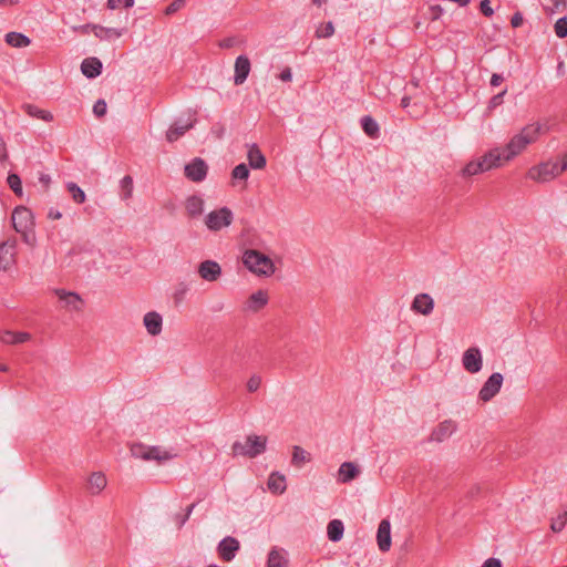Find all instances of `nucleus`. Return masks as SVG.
I'll use <instances>...</instances> for the list:
<instances>
[{"instance_id":"obj_1","label":"nucleus","mask_w":567,"mask_h":567,"mask_svg":"<svg viewBox=\"0 0 567 567\" xmlns=\"http://www.w3.org/2000/svg\"><path fill=\"white\" fill-rule=\"evenodd\" d=\"M542 132L539 123H532L522 128V131L514 135L504 148H501L502 163L511 161L518 155L527 145L534 143Z\"/></svg>"},{"instance_id":"obj_2","label":"nucleus","mask_w":567,"mask_h":567,"mask_svg":"<svg viewBox=\"0 0 567 567\" xmlns=\"http://www.w3.org/2000/svg\"><path fill=\"white\" fill-rule=\"evenodd\" d=\"M11 220L14 230L21 234L23 241L28 245H33L35 241V224L31 209L24 206L14 208L11 215Z\"/></svg>"},{"instance_id":"obj_3","label":"nucleus","mask_w":567,"mask_h":567,"mask_svg":"<svg viewBox=\"0 0 567 567\" xmlns=\"http://www.w3.org/2000/svg\"><path fill=\"white\" fill-rule=\"evenodd\" d=\"M501 165L502 153L501 148L496 147L485 153L478 159L471 161L470 163H467L461 171V174L463 177H470L489 171L492 168L499 167Z\"/></svg>"},{"instance_id":"obj_4","label":"nucleus","mask_w":567,"mask_h":567,"mask_svg":"<svg viewBox=\"0 0 567 567\" xmlns=\"http://www.w3.org/2000/svg\"><path fill=\"white\" fill-rule=\"evenodd\" d=\"M245 267L252 274L269 277L275 272L274 261L256 249H247L243 256Z\"/></svg>"},{"instance_id":"obj_5","label":"nucleus","mask_w":567,"mask_h":567,"mask_svg":"<svg viewBox=\"0 0 567 567\" xmlns=\"http://www.w3.org/2000/svg\"><path fill=\"white\" fill-rule=\"evenodd\" d=\"M267 436L251 434L248 435L245 443L234 442L231 451L234 455H241L249 458L257 457L266 451Z\"/></svg>"},{"instance_id":"obj_6","label":"nucleus","mask_w":567,"mask_h":567,"mask_svg":"<svg viewBox=\"0 0 567 567\" xmlns=\"http://www.w3.org/2000/svg\"><path fill=\"white\" fill-rule=\"evenodd\" d=\"M560 162H546L529 169L528 176L538 182H548L561 174Z\"/></svg>"},{"instance_id":"obj_7","label":"nucleus","mask_w":567,"mask_h":567,"mask_svg":"<svg viewBox=\"0 0 567 567\" xmlns=\"http://www.w3.org/2000/svg\"><path fill=\"white\" fill-rule=\"evenodd\" d=\"M234 215L228 207L210 212L206 218L205 224L209 230L218 231L223 227H227L233 223Z\"/></svg>"},{"instance_id":"obj_8","label":"nucleus","mask_w":567,"mask_h":567,"mask_svg":"<svg viewBox=\"0 0 567 567\" xmlns=\"http://www.w3.org/2000/svg\"><path fill=\"white\" fill-rule=\"evenodd\" d=\"M503 380L504 378L499 372L491 374L480 390L478 399L483 402L491 401L499 392Z\"/></svg>"},{"instance_id":"obj_9","label":"nucleus","mask_w":567,"mask_h":567,"mask_svg":"<svg viewBox=\"0 0 567 567\" xmlns=\"http://www.w3.org/2000/svg\"><path fill=\"white\" fill-rule=\"evenodd\" d=\"M208 173V166L206 162L200 157L193 158L188 164L184 167L185 176L195 183L203 182Z\"/></svg>"},{"instance_id":"obj_10","label":"nucleus","mask_w":567,"mask_h":567,"mask_svg":"<svg viewBox=\"0 0 567 567\" xmlns=\"http://www.w3.org/2000/svg\"><path fill=\"white\" fill-rule=\"evenodd\" d=\"M239 549L240 544L238 539L231 536H226L225 538H223L217 546V553L219 558L227 563L231 561L236 557Z\"/></svg>"},{"instance_id":"obj_11","label":"nucleus","mask_w":567,"mask_h":567,"mask_svg":"<svg viewBox=\"0 0 567 567\" xmlns=\"http://www.w3.org/2000/svg\"><path fill=\"white\" fill-rule=\"evenodd\" d=\"M464 369L470 373H477L482 369V354L478 348H468L462 359Z\"/></svg>"},{"instance_id":"obj_12","label":"nucleus","mask_w":567,"mask_h":567,"mask_svg":"<svg viewBox=\"0 0 567 567\" xmlns=\"http://www.w3.org/2000/svg\"><path fill=\"white\" fill-rule=\"evenodd\" d=\"M198 275L202 279L213 282L221 276V268L215 260H205L198 266Z\"/></svg>"},{"instance_id":"obj_13","label":"nucleus","mask_w":567,"mask_h":567,"mask_svg":"<svg viewBox=\"0 0 567 567\" xmlns=\"http://www.w3.org/2000/svg\"><path fill=\"white\" fill-rule=\"evenodd\" d=\"M197 120H188L187 122L176 121L174 122L166 132V140L169 143L177 141L181 136H183L187 131L193 128L196 124Z\"/></svg>"},{"instance_id":"obj_14","label":"nucleus","mask_w":567,"mask_h":567,"mask_svg":"<svg viewBox=\"0 0 567 567\" xmlns=\"http://www.w3.org/2000/svg\"><path fill=\"white\" fill-rule=\"evenodd\" d=\"M411 309L423 316H429L434 309V300L429 293H419L414 297Z\"/></svg>"},{"instance_id":"obj_15","label":"nucleus","mask_w":567,"mask_h":567,"mask_svg":"<svg viewBox=\"0 0 567 567\" xmlns=\"http://www.w3.org/2000/svg\"><path fill=\"white\" fill-rule=\"evenodd\" d=\"M457 429V425L452 420H445L441 422L431 433L430 441L432 442H443L445 439L450 437Z\"/></svg>"},{"instance_id":"obj_16","label":"nucleus","mask_w":567,"mask_h":567,"mask_svg":"<svg viewBox=\"0 0 567 567\" xmlns=\"http://www.w3.org/2000/svg\"><path fill=\"white\" fill-rule=\"evenodd\" d=\"M250 61L246 55H239L237 56L235 61V75H234V83L236 85L243 84L250 72Z\"/></svg>"},{"instance_id":"obj_17","label":"nucleus","mask_w":567,"mask_h":567,"mask_svg":"<svg viewBox=\"0 0 567 567\" xmlns=\"http://www.w3.org/2000/svg\"><path fill=\"white\" fill-rule=\"evenodd\" d=\"M377 542L381 551H388L391 547V525L388 519H382L377 532Z\"/></svg>"},{"instance_id":"obj_18","label":"nucleus","mask_w":567,"mask_h":567,"mask_svg":"<svg viewBox=\"0 0 567 567\" xmlns=\"http://www.w3.org/2000/svg\"><path fill=\"white\" fill-rule=\"evenodd\" d=\"M103 64L94 56L85 58L81 63V71L87 79H95L102 73Z\"/></svg>"},{"instance_id":"obj_19","label":"nucleus","mask_w":567,"mask_h":567,"mask_svg":"<svg viewBox=\"0 0 567 567\" xmlns=\"http://www.w3.org/2000/svg\"><path fill=\"white\" fill-rule=\"evenodd\" d=\"M144 326L151 336H158L162 332L163 319L156 311H150L144 316Z\"/></svg>"},{"instance_id":"obj_20","label":"nucleus","mask_w":567,"mask_h":567,"mask_svg":"<svg viewBox=\"0 0 567 567\" xmlns=\"http://www.w3.org/2000/svg\"><path fill=\"white\" fill-rule=\"evenodd\" d=\"M360 474L359 467L352 462H344L340 465L338 472V481L340 483H349L357 478Z\"/></svg>"},{"instance_id":"obj_21","label":"nucleus","mask_w":567,"mask_h":567,"mask_svg":"<svg viewBox=\"0 0 567 567\" xmlns=\"http://www.w3.org/2000/svg\"><path fill=\"white\" fill-rule=\"evenodd\" d=\"M268 303V293L265 290H257L247 300L246 307L252 312H257Z\"/></svg>"},{"instance_id":"obj_22","label":"nucleus","mask_w":567,"mask_h":567,"mask_svg":"<svg viewBox=\"0 0 567 567\" xmlns=\"http://www.w3.org/2000/svg\"><path fill=\"white\" fill-rule=\"evenodd\" d=\"M249 166L254 169H261L266 166L267 159L256 144L251 145L248 151Z\"/></svg>"},{"instance_id":"obj_23","label":"nucleus","mask_w":567,"mask_h":567,"mask_svg":"<svg viewBox=\"0 0 567 567\" xmlns=\"http://www.w3.org/2000/svg\"><path fill=\"white\" fill-rule=\"evenodd\" d=\"M267 485L272 494H282L287 488L286 477L278 472H274L269 475Z\"/></svg>"},{"instance_id":"obj_24","label":"nucleus","mask_w":567,"mask_h":567,"mask_svg":"<svg viewBox=\"0 0 567 567\" xmlns=\"http://www.w3.org/2000/svg\"><path fill=\"white\" fill-rule=\"evenodd\" d=\"M361 127L363 132L370 137V138H378L380 135V126L378 122L370 115H364L361 121Z\"/></svg>"},{"instance_id":"obj_25","label":"nucleus","mask_w":567,"mask_h":567,"mask_svg":"<svg viewBox=\"0 0 567 567\" xmlns=\"http://www.w3.org/2000/svg\"><path fill=\"white\" fill-rule=\"evenodd\" d=\"M92 31L96 38L100 40H111L120 38L123 34V30H118L115 28H105L102 25H93Z\"/></svg>"},{"instance_id":"obj_26","label":"nucleus","mask_w":567,"mask_h":567,"mask_svg":"<svg viewBox=\"0 0 567 567\" xmlns=\"http://www.w3.org/2000/svg\"><path fill=\"white\" fill-rule=\"evenodd\" d=\"M185 207L189 217L200 216L204 209V200L199 196L192 195L186 199Z\"/></svg>"},{"instance_id":"obj_27","label":"nucleus","mask_w":567,"mask_h":567,"mask_svg":"<svg viewBox=\"0 0 567 567\" xmlns=\"http://www.w3.org/2000/svg\"><path fill=\"white\" fill-rule=\"evenodd\" d=\"M344 526L340 519H332L327 526L329 540L337 543L343 537Z\"/></svg>"},{"instance_id":"obj_28","label":"nucleus","mask_w":567,"mask_h":567,"mask_svg":"<svg viewBox=\"0 0 567 567\" xmlns=\"http://www.w3.org/2000/svg\"><path fill=\"white\" fill-rule=\"evenodd\" d=\"M89 488L91 491L92 494H99L101 493L105 486H106V477L103 473L101 472H94L90 477H89Z\"/></svg>"},{"instance_id":"obj_29","label":"nucleus","mask_w":567,"mask_h":567,"mask_svg":"<svg viewBox=\"0 0 567 567\" xmlns=\"http://www.w3.org/2000/svg\"><path fill=\"white\" fill-rule=\"evenodd\" d=\"M6 42L13 48H25L31 40L23 33L12 31L6 34Z\"/></svg>"},{"instance_id":"obj_30","label":"nucleus","mask_w":567,"mask_h":567,"mask_svg":"<svg viewBox=\"0 0 567 567\" xmlns=\"http://www.w3.org/2000/svg\"><path fill=\"white\" fill-rule=\"evenodd\" d=\"M23 110L25 111V113L28 115H30L32 117H35V118H39V120H42L45 122H50L53 120V115L49 111L41 110L33 104L23 105Z\"/></svg>"},{"instance_id":"obj_31","label":"nucleus","mask_w":567,"mask_h":567,"mask_svg":"<svg viewBox=\"0 0 567 567\" xmlns=\"http://www.w3.org/2000/svg\"><path fill=\"white\" fill-rule=\"evenodd\" d=\"M173 455L167 451H162L159 446H148V452L145 455V461H168Z\"/></svg>"},{"instance_id":"obj_32","label":"nucleus","mask_w":567,"mask_h":567,"mask_svg":"<svg viewBox=\"0 0 567 567\" xmlns=\"http://www.w3.org/2000/svg\"><path fill=\"white\" fill-rule=\"evenodd\" d=\"M310 454L302 447L293 446L291 464L297 467H301L305 463L310 462Z\"/></svg>"},{"instance_id":"obj_33","label":"nucleus","mask_w":567,"mask_h":567,"mask_svg":"<svg viewBox=\"0 0 567 567\" xmlns=\"http://www.w3.org/2000/svg\"><path fill=\"white\" fill-rule=\"evenodd\" d=\"M267 567H288V560L279 550L272 548L268 554Z\"/></svg>"},{"instance_id":"obj_34","label":"nucleus","mask_w":567,"mask_h":567,"mask_svg":"<svg viewBox=\"0 0 567 567\" xmlns=\"http://www.w3.org/2000/svg\"><path fill=\"white\" fill-rule=\"evenodd\" d=\"M66 188H68L69 193L71 194L72 199L76 204H83L85 202V198H86L85 193L80 186H78V184L70 182L66 184Z\"/></svg>"},{"instance_id":"obj_35","label":"nucleus","mask_w":567,"mask_h":567,"mask_svg":"<svg viewBox=\"0 0 567 567\" xmlns=\"http://www.w3.org/2000/svg\"><path fill=\"white\" fill-rule=\"evenodd\" d=\"M58 296L61 300H64L68 306H71L73 309H79V303L81 302V298L75 292H65L64 290H58Z\"/></svg>"},{"instance_id":"obj_36","label":"nucleus","mask_w":567,"mask_h":567,"mask_svg":"<svg viewBox=\"0 0 567 567\" xmlns=\"http://www.w3.org/2000/svg\"><path fill=\"white\" fill-rule=\"evenodd\" d=\"M7 183L10 189L17 195L22 196V182L18 174L9 173L7 177Z\"/></svg>"},{"instance_id":"obj_37","label":"nucleus","mask_w":567,"mask_h":567,"mask_svg":"<svg viewBox=\"0 0 567 567\" xmlns=\"http://www.w3.org/2000/svg\"><path fill=\"white\" fill-rule=\"evenodd\" d=\"M121 186V197L123 199H128L133 193V178L130 175L124 176L120 183Z\"/></svg>"},{"instance_id":"obj_38","label":"nucleus","mask_w":567,"mask_h":567,"mask_svg":"<svg viewBox=\"0 0 567 567\" xmlns=\"http://www.w3.org/2000/svg\"><path fill=\"white\" fill-rule=\"evenodd\" d=\"M249 174H250V172H249L248 166L245 163H240L234 167V169L231 172V177L234 179L247 181L249 177Z\"/></svg>"},{"instance_id":"obj_39","label":"nucleus","mask_w":567,"mask_h":567,"mask_svg":"<svg viewBox=\"0 0 567 567\" xmlns=\"http://www.w3.org/2000/svg\"><path fill=\"white\" fill-rule=\"evenodd\" d=\"M567 523V509L558 514L556 518L551 519L550 528L554 533H558L564 529Z\"/></svg>"},{"instance_id":"obj_40","label":"nucleus","mask_w":567,"mask_h":567,"mask_svg":"<svg viewBox=\"0 0 567 567\" xmlns=\"http://www.w3.org/2000/svg\"><path fill=\"white\" fill-rule=\"evenodd\" d=\"M333 33H334V27H333V23L331 21L321 24L316 30V37L319 38V39H321V38H330Z\"/></svg>"},{"instance_id":"obj_41","label":"nucleus","mask_w":567,"mask_h":567,"mask_svg":"<svg viewBox=\"0 0 567 567\" xmlns=\"http://www.w3.org/2000/svg\"><path fill=\"white\" fill-rule=\"evenodd\" d=\"M555 33L558 38L563 39L567 37V17L559 18L555 25Z\"/></svg>"},{"instance_id":"obj_42","label":"nucleus","mask_w":567,"mask_h":567,"mask_svg":"<svg viewBox=\"0 0 567 567\" xmlns=\"http://www.w3.org/2000/svg\"><path fill=\"white\" fill-rule=\"evenodd\" d=\"M148 452V446L142 444V443H135L131 446V454L132 456L136 458L145 460V455Z\"/></svg>"},{"instance_id":"obj_43","label":"nucleus","mask_w":567,"mask_h":567,"mask_svg":"<svg viewBox=\"0 0 567 567\" xmlns=\"http://www.w3.org/2000/svg\"><path fill=\"white\" fill-rule=\"evenodd\" d=\"M187 291H188V286L185 282H179L177 285V287L175 289V292H174V296H173L174 302L176 305H179L181 302H183Z\"/></svg>"},{"instance_id":"obj_44","label":"nucleus","mask_w":567,"mask_h":567,"mask_svg":"<svg viewBox=\"0 0 567 567\" xmlns=\"http://www.w3.org/2000/svg\"><path fill=\"white\" fill-rule=\"evenodd\" d=\"M185 3L186 0H174L165 8L164 13L166 16H172L176 13L178 10H181L185 6Z\"/></svg>"},{"instance_id":"obj_45","label":"nucleus","mask_w":567,"mask_h":567,"mask_svg":"<svg viewBox=\"0 0 567 567\" xmlns=\"http://www.w3.org/2000/svg\"><path fill=\"white\" fill-rule=\"evenodd\" d=\"M107 105L103 99L97 100L93 105V113L96 117H102L106 114Z\"/></svg>"},{"instance_id":"obj_46","label":"nucleus","mask_w":567,"mask_h":567,"mask_svg":"<svg viewBox=\"0 0 567 567\" xmlns=\"http://www.w3.org/2000/svg\"><path fill=\"white\" fill-rule=\"evenodd\" d=\"M507 93V89H504L502 92H499L498 94H495L488 102V109L489 110H493L497 106H499L501 104H503L504 102V95Z\"/></svg>"},{"instance_id":"obj_47","label":"nucleus","mask_w":567,"mask_h":567,"mask_svg":"<svg viewBox=\"0 0 567 567\" xmlns=\"http://www.w3.org/2000/svg\"><path fill=\"white\" fill-rule=\"evenodd\" d=\"M121 4L124 8H132L134 6V0H107V8L111 10L117 9Z\"/></svg>"},{"instance_id":"obj_48","label":"nucleus","mask_w":567,"mask_h":567,"mask_svg":"<svg viewBox=\"0 0 567 567\" xmlns=\"http://www.w3.org/2000/svg\"><path fill=\"white\" fill-rule=\"evenodd\" d=\"M261 384V378L258 375H251L247 381V390L249 392H256Z\"/></svg>"},{"instance_id":"obj_49","label":"nucleus","mask_w":567,"mask_h":567,"mask_svg":"<svg viewBox=\"0 0 567 567\" xmlns=\"http://www.w3.org/2000/svg\"><path fill=\"white\" fill-rule=\"evenodd\" d=\"M480 10H481L482 14L487 18H489L494 14V10L491 7L489 0H482L480 3Z\"/></svg>"},{"instance_id":"obj_50","label":"nucleus","mask_w":567,"mask_h":567,"mask_svg":"<svg viewBox=\"0 0 567 567\" xmlns=\"http://www.w3.org/2000/svg\"><path fill=\"white\" fill-rule=\"evenodd\" d=\"M430 14H431L432 21L439 20L441 18V16L443 14V8L439 4L431 6Z\"/></svg>"},{"instance_id":"obj_51","label":"nucleus","mask_w":567,"mask_h":567,"mask_svg":"<svg viewBox=\"0 0 567 567\" xmlns=\"http://www.w3.org/2000/svg\"><path fill=\"white\" fill-rule=\"evenodd\" d=\"M13 344L24 343L30 339V334L28 332H13Z\"/></svg>"},{"instance_id":"obj_52","label":"nucleus","mask_w":567,"mask_h":567,"mask_svg":"<svg viewBox=\"0 0 567 567\" xmlns=\"http://www.w3.org/2000/svg\"><path fill=\"white\" fill-rule=\"evenodd\" d=\"M225 125L223 123H216L215 125H213L212 127V133L217 137V138H223L224 134H225Z\"/></svg>"},{"instance_id":"obj_53","label":"nucleus","mask_w":567,"mask_h":567,"mask_svg":"<svg viewBox=\"0 0 567 567\" xmlns=\"http://www.w3.org/2000/svg\"><path fill=\"white\" fill-rule=\"evenodd\" d=\"M523 22H524V18L519 11L515 12L512 16L511 24L513 28H519L523 24Z\"/></svg>"},{"instance_id":"obj_54","label":"nucleus","mask_w":567,"mask_h":567,"mask_svg":"<svg viewBox=\"0 0 567 567\" xmlns=\"http://www.w3.org/2000/svg\"><path fill=\"white\" fill-rule=\"evenodd\" d=\"M237 39L234 37L225 38L219 42V47L223 49H230L236 45Z\"/></svg>"},{"instance_id":"obj_55","label":"nucleus","mask_w":567,"mask_h":567,"mask_svg":"<svg viewBox=\"0 0 567 567\" xmlns=\"http://www.w3.org/2000/svg\"><path fill=\"white\" fill-rule=\"evenodd\" d=\"M482 567H502V561L498 558H488Z\"/></svg>"},{"instance_id":"obj_56","label":"nucleus","mask_w":567,"mask_h":567,"mask_svg":"<svg viewBox=\"0 0 567 567\" xmlns=\"http://www.w3.org/2000/svg\"><path fill=\"white\" fill-rule=\"evenodd\" d=\"M503 81H504V76L502 74L493 73L492 76H491L489 84L492 86H498V85H501V83Z\"/></svg>"},{"instance_id":"obj_57","label":"nucleus","mask_w":567,"mask_h":567,"mask_svg":"<svg viewBox=\"0 0 567 567\" xmlns=\"http://www.w3.org/2000/svg\"><path fill=\"white\" fill-rule=\"evenodd\" d=\"M279 79L284 82H289L291 81L292 79V73H291V70L290 68H286L281 71V73L279 74Z\"/></svg>"},{"instance_id":"obj_58","label":"nucleus","mask_w":567,"mask_h":567,"mask_svg":"<svg viewBox=\"0 0 567 567\" xmlns=\"http://www.w3.org/2000/svg\"><path fill=\"white\" fill-rule=\"evenodd\" d=\"M176 524H177V527L178 529L182 528L185 523L188 520V516L187 515H184V514H176L175 517H174Z\"/></svg>"},{"instance_id":"obj_59","label":"nucleus","mask_w":567,"mask_h":567,"mask_svg":"<svg viewBox=\"0 0 567 567\" xmlns=\"http://www.w3.org/2000/svg\"><path fill=\"white\" fill-rule=\"evenodd\" d=\"M93 25L94 24H92V23H87V24H84V25L74 27L73 29L75 31L81 32L82 34H87L90 31H92V27Z\"/></svg>"},{"instance_id":"obj_60","label":"nucleus","mask_w":567,"mask_h":567,"mask_svg":"<svg viewBox=\"0 0 567 567\" xmlns=\"http://www.w3.org/2000/svg\"><path fill=\"white\" fill-rule=\"evenodd\" d=\"M14 334L12 331H6L2 336V341L9 344H13Z\"/></svg>"},{"instance_id":"obj_61","label":"nucleus","mask_w":567,"mask_h":567,"mask_svg":"<svg viewBox=\"0 0 567 567\" xmlns=\"http://www.w3.org/2000/svg\"><path fill=\"white\" fill-rule=\"evenodd\" d=\"M61 217L62 214L58 209L50 208V210L48 212V218L50 219H60Z\"/></svg>"},{"instance_id":"obj_62","label":"nucleus","mask_w":567,"mask_h":567,"mask_svg":"<svg viewBox=\"0 0 567 567\" xmlns=\"http://www.w3.org/2000/svg\"><path fill=\"white\" fill-rule=\"evenodd\" d=\"M7 156H8V154H7L6 143L2 140V137H0V159H4V158H7Z\"/></svg>"},{"instance_id":"obj_63","label":"nucleus","mask_w":567,"mask_h":567,"mask_svg":"<svg viewBox=\"0 0 567 567\" xmlns=\"http://www.w3.org/2000/svg\"><path fill=\"white\" fill-rule=\"evenodd\" d=\"M39 179H40V182H41L45 187H49V184H50V182H51V178H50V176H49V175H47V174H42V175L40 176V178H39Z\"/></svg>"},{"instance_id":"obj_64","label":"nucleus","mask_w":567,"mask_h":567,"mask_svg":"<svg viewBox=\"0 0 567 567\" xmlns=\"http://www.w3.org/2000/svg\"><path fill=\"white\" fill-rule=\"evenodd\" d=\"M560 169L566 171L567 169V153L563 156L560 161Z\"/></svg>"}]
</instances>
